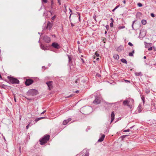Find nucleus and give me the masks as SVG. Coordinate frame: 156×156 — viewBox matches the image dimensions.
Wrapping results in <instances>:
<instances>
[{
    "label": "nucleus",
    "instance_id": "nucleus-1",
    "mask_svg": "<svg viewBox=\"0 0 156 156\" xmlns=\"http://www.w3.org/2000/svg\"><path fill=\"white\" fill-rule=\"evenodd\" d=\"M50 136L49 135L46 134L43 137L39 140L40 144L41 145L44 144L48 141L50 139Z\"/></svg>",
    "mask_w": 156,
    "mask_h": 156
},
{
    "label": "nucleus",
    "instance_id": "nucleus-2",
    "mask_svg": "<svg viewBox=\"0 0 156 156\" xmlns=\"http://www.w3.org/2000/svg\"><path fill=\"white\" fill-rule=\"evenodd\" d=\"M134 100L132 98L127 99V108H129L131 111L134 107Z\"/></svg>",
    "mask_w": 156,
    "mask_h": 156
},
{
    "label": "nucleus",
    "instance_id": "nucleus-3",
    "mask_svg": "<svg viewBox=\"0 0 156 156\" xmlns=\"http://www.w3.org/2000/svg\"><path fill=\"white\" fill-rule=\"evenodd\" d=\"M38 93L37 90L34 89H30L28 90L27 93V94L29 96H34Z\"/></svg>",
    "mask_w": 156,
    "mask_h": 156
},
{
    "label": "nucleus",
    "instance_id": "nucleus-4",
    "mask_svg": "<svg viewBox=\"0 0 156 156\" xmlns=\"http://www.w3.org/2000/svg\"><path fill=\"white\" fill-rule=\"evenodd\" d=\"M7 78L9 80L10 82L12 84L19 83V80L16 78L9 76H8Z\"/></svg>",
    "mask_w": 156,
    "mask_h": 156
},
{
    "label": "nucleus",
    "instance_id": "nucleus-5",
    "mask_svg": "<svg viewBox=\"0 0 156 156\" xmlns=\"http://www.w3.org/2000/svg\"><path fill=\"white\" fill-rule=\"evenodd\" d=\"M34 80L31 79H26L25 82V84L27 86L30 85L34 82Z\"/></svg>",
    "mask_w": 156,
    "mask_h": 156
},
{
    "label": "nucleus",
    "instance_id": "nucleus-6",
    "mask_svg": "<svg viewBox=\"0 0 156 156\" xmlns=\"http://www.w3.org/2000/svg\"><path fill=\"white\" fill-rule=\"evenodd\" d=\"M95 100L93 101V103L94 104H98L100 103L101 101L100 98L96 95L95 96Z\"/></svg>",
    "mask_w": 156,
    "mask_h": 156
},
{
    "label": "nucleus",
    "instance_id": "nucleus-7",
    "mask_svg": "<svg viewBox=\"0 0 156 156\" xmlns=\"http://www.w3.org/2000/svg\"><path fill=\"white\" fill-rule=\"evenodd\" d=\"M43 40L44 42L47 43H50L51 41V38L46 35H44L43 37Z\"/></svg>",
    "mask_w": 156,
    "mask_h": 156
},
{
    "label": "nucleus",
    "instance_id": "nucleus-8",
    "mask_svg": "<svg viewBox=\"0 0 156 156\" xmlns=\"http://www.w3.org/2000/svg\"><path fill=\"white\" fill-rule=\"evenodd\" d=\"M47 85L48 89L49 90H51L53 88V86L52 85L53 82L52 81H49L46 83Z\"/></svg>",
    "mask_w": 156,
    "mask_h": 156
},
{
    "label": "nucleus",
    "instance_id": "nucleus-9",
    "mask_svg": "<svg viewBox=\"0 0 156 156\" xmlns=\"http://www.w3.org/2000/svg\"><path fill=\"white\" fill-rule=\"evenodd\" d=\"M52 27V24L50 22L48 21L47 24V27L46 28H44L43 30H45L46 29H48L49 30H50Z\"/></svg>",
    "mask_w": 156,
    "mask_h": 156
},
{
    "label": "nucleus",
    "instance_id": "nucleus-10",
    "mask_svg": "<svg viewBox=\"0 0 156 156\" xmlns=\"http://www.w3.org/2000/svg\"><path fill=\"white\" fill-rule=\"evenodd\" d=\"M51 46L56 49H59L60 48L59 44L56 42H54L52 44Z\"/></svg>",
    "mask_w": 156,
    "mask_h": 156
},
{
    "label": "nucleus",
    "instance_id": "nucleus-11",
    "mask_svg": "<svg viewBox=\"0 0 156 156\" xmlns=\"http://www.w3.org/2000/svg\"><path fill=\"white\" fill-rule=\"evenodd\" d=\"M124 47L121 45L119 46L116 49V50L119 52H120L122 51L124 49Z\"/></svg>",
    "mask_w": 156,
    "mask_h": 156
},
{
    "label": "nucleus",
    "instance_id": "nucleus-12",
    "mask_svg": "<svg viewBox=\"0 0 156 156\" xmlns=\"http://www.w3.org/2000/svg\"><path fill=\"white\" fill-rule=\"evenodd\" d=\"M111 123L112 122L114 119L115 118V114L114 113V112H112L111 114Z\"/></svg>",
    "mask_w": 156,
    "mask_h": 156
},
{
    "label": "nucleus",
    "instance_id": "nucleus-13",
    "mask_svg": "<svg viewBox=\"0 0 156 156\" xmlns=\"http://www.w3.org/2000/svg\"><path fill=\"white\" fill-rule=\"evenodd\" d=\"M142 13L140 12H137L136 14V17L137 19H140V17L142 16Z\"/></svg>",
    "mask_w": 156,
    "mask_h": 156
},
{
    "label": "nucleus",
    "instance_id": "nucleus-14",
    "mask_svg": "<svg viewBox=\"0 0 156 156\" xmlns=\"http://www.w3.org/2000/svg\"><path fill=\"white\" fill-rule=\"evenodd\" d=\"M105 136L104 134H103L101 137H100L98 140V142H101L103 141Z\"/></svg>",
    "mask_w": 156,
    "mask_h": 156
},
{
    "label": "nucleus",
    "instance_id": "nucleus-15",
    "mask_svg": "<svg viewBox=\"0 0 156 156\" xmlns=\"http://www.w3.org/2000/svg\"><path fill=\"white\" fill-rule=\"evenodd\" d=\"M40 46L41 47V48L44 50H47V47H45L41 43L40 44Z\"/></svg>",
    "mask_w": 156,
    "mask_h": 156
},
{
    "label": "nucleus",
    "instance_id": "nucleus-16",
    "mask_svg": "<svg viewBox=\"0 0 156 156\" xmlns=\"http://www.w3.org/2000/svg\"><path fill=\"white\" fill-rule=\"evenodd\" d=\"M134 51H135V50L134 49H133V48H132V52H129L128 55L130 56H133V54L134 53Z\"/></svg>",
    "mask_w": 156,
    "mask_h": 156
},
{
    "label": "nucleus",
    "instance_id": "nucleus-17",
    "mask_svg": "<svg viewBox=\"0 0 156 156\" xmlns=\"http://www.w3.org/2000/svg\"><path fill=\"white\" fill-rule=\"evenodd\" d=\"M69 58V65L70 67L71 63H72V58L69 55H67Z\"/></svg>",
    "mask_w": 156,
    "mask_h": 156
},
{
    "label": "nucleus",
    "instance_id": "nucleus-18",
    "mask_svg": "<svg viewBox=\"0 0 156 156\" xmlns=\"http://www.w3.org/2000/svg\"><path fill=\"white\" fill-rule=\"evenodd\" d=\"M136 76H141L143 75V74L141 72H136L135 73Z\"/></svg>",
    "mask_w": 156,
    "mask_h": 156
},
{
    "label": "nucleus",
    "instance_id": "nucleus-19",
    "mask_svg": "<svg viewBox=\"0 0 156 156\" xmlns=\"http://www.w3.org/2000/svg\"><path fill=\"white\" fill-rule=\"evenodd\" d=\"M142 107L141 105H139L137 108V110L138 111V112L140 113V112L142 111Z\"/></svg>",
    "mask_w": 156,
    "mask_h": 156
},
{
    "label": "nucleus",
    "instance_id": "nucleus-20",
    "mask_svg": "<svg viewBox=\"0 0 156 156\" xmlns=\"http://www.w3.org/2000/svg\"><path fill=\"white\" fill-rule=\"evenodd\" d=\"M45 118V117H39V118H37L35 119V122H37L39 120H40L43 119Z\"/></svg>",
    "mask_w": 156,
    "mask_h": 156
},
{
    "label": "nucleus",
    "instance_id": "nucleus-21",
    "mask_svg": "<svg viewBox=\"0 0 156 156\" xmlns=\"http://www.w3.org/2000/svg\"><path fill=\"white\" fill-rule=\"evenodd\" d=\"M45 118V117H39V118H37L35 119V122H37L39 120H40L43 119Z\"/></svg>",
    "mask_w": 156,
    "mask_h": 156
},
{
    "label": "nucleus",
    "instance_id": "nucleus-22",
    "mask_svg": "<svg viewBox=\"0 0 156 156\" xmlns=\"http://www.w3.org/2000/svg\"><path fill=\"white\" fill-rule=\"evenodd\" d=\"M114 58L115 59H119V56L118 55L115 54L113 56Z\"/></svg>",
    "mask_w": 156,
    "mask_h": 156
},
{
    "label": "nucleus",
    "instance_id": "nucleus-23",
    "mask_svg": "<svg viewBox=\"0 0 156 156\" xmlns=\"http://www.w3.org/2000/svg\"><path fill=\"white\" fill-rule=\"evenodd\" d=\"M121 61L122 62L125 63L127 64L126 60L124 58H122L121 59Z\"/></svg>",
    "mask_w": 156,
    "mask_h": 156
},
{
    "label": "nucleus",
    "instance_id": "nucleus-24",
    "mask_svg": "<svg viewBox=\"0 0 156 156\" xmlns=\"http://www.w3.org/2000/svg\"><path fill=\"white\" fill-rule=\"evenodd\" d=\"M141 23L142 24L145 25L147 23V21L145 20H141Z\"/></svg>",
    "mask_w": 156,
    "mask_h": 156
},
{
    "label": "nucleus",
    "instance_id": "nucleus-25",
    "mask_svg": "<svg viewBox=\"0 0 156 156\" xmlns=\"http://www.w3.org/2000/svg\"><path fill=\"white\" fill-rule=\"evenodd\" d=\"M89 153L88 151H87L86 153L83 154L82 156H89Z\"/></svg>",
    "mask_w": 156,
    "mask_h": 156
},
{
    "label": "nucleus",
    "instance_id": "nucleus-26",
    "mask_svg": "<svg viewBox=\"0 0 156 156\" xmlns=\"http://www.w3.org/2000/svg\"><path fill=\"white\" fill-rule=\"evenodd\" d=\"M110 19L112 20V22L110 23V26L111 27H113V22L114 21L113 19L112 18H111Z\"/></svg>",
    "mask_w": 156,
    "mask_h": 156
},
{
    "label": "nucleus",
    "instance_id": "nucleus-27",
    "mask_svg": "<svg viewBox=\"0 0 156 156\" xmlns=\"http://www.w3.org/2000/svg\"><path fill=\"white\" fill-rule=\"evenodd\" d=\"M68 122H68V120H64L63 122V125H66V124H67L68 123Z\"/></svg>",
    "mask_w": 156,
    "mask_h": 156
},
{
    "label": "nucleus",
    "instance_id": "nucleus-28",
    "mask_svg": "<svg viewBox=\"0 0 156 156\" xmlns=\"http://www.w3.org/2000/svg\"><path fill=\"white\" fill-rule=\"evenodd\" d=\"M141 98L142 100L143 103L144 104L145 102V98L143 96H141Z\"/></svg>",
    "mask_w": 156,
    "mask_h": 156
},
{
    "label": "nucleus",
    "instance_id": "nucleus-29",
    "mask_svg": "<svg viewBox=\"0 0 156 156\" xmlns=\"http://www.w3.org/2000/svg\"><path fill=\"white\" fill-rule=\"evenodd\" d=\"M145 92L147 94H148L150 93V91L149 90V89H146L145 90Z\"/></svg>",
    "mask_w": 156,
    "mask_h": 156
},
{
    "label": "nucleus",
    "instance_id": "nucleus-30",
    "mask_svg": "<svg viewBox=\"0 0 156 156\" xmlns=\"http://www.w3.org/2000/svg\"><path fill=\"white\" fill-rule=\"evenodd\" d=\"M124 28H125V26H120L118 27V28L119 29H121Z\"/></svg>",
    "mask_w": 156,
    "mask_h": 156
},
{
    "label": "nucleus",
    "instance_id": "nucleus-31",
    "mask_svg": "<svg viewBox=\"0 0 156 156\" xmlns=\"http://www.w3.org/2000/svg\"><path fill=\"white\" fill-rule=\"evenodd\" d=\"M127 136V135H123L120 137V138L122 139V140H124V139Z\"/></svg>",
    "mask_w": 156,
    "mask_h": 156
},
{
    "label": "nucleus",
    "instance_id": "nucleus-32",
    "mask_svg": "<svg viewBox=\"0 0 156 156\" xmlns=\"http://www.w3.org/2000/svg\"><path fill=\"white\" fill-rule=\"evenodd\" d=\"M123 104L124 105H127V100L126 99L124 101Z\"/></svg>",
    "mask_w": 156,
    "mask_h": 156
},
{
    "label": "nucleus",
    "instance_id": "nucleus-33",
    "mask_svg": "<svg viewBox=\"0 0 156 156\" xmlns=\"http://www.w3.org/2000/svg\"><path fill=\"white\" fill-rule=\"evenodd\" d=\"M101 75H100L99 73H97L96 75V77H101Z\"/></svg>",
    "mask_w": 156,
    "mask_h": 156
},
{
    "label": "nucleus",
    "instance_id": "nucleus-34",
    "mask_svg": "<svg viewBox=\"0 0 156 156\" xmlns=\"http://www.w3.org/2000/svg\"><path fill=\"white\" fill-rule=\"evenodd\" d=\"M74 95V94H71L70 95L66 97V98H67L71 97H73V96Z\"/></svg>",
    "mask_w": 156,
    "mask_h": 156
},
{
    "label": "nucleus",
    "instance_id": "nucleus-35",
    "mask_svg": "<svg viewBox=\"0 0 156 156\" xmlns=\"http://www.w3.org/2000/svg\"><path fill=\"white\" fill-rule=\"evenodd\" d=\"M137 5L139 7H141L142 6V4L141 3H139L137 4Z\"/></svg>",
    "mask_w": 156,
    "mask_h": 156
},
{
    "label": "nucleus",
    "instance_id": "nucleus-36",
    "mask_svg": "<svg viewBox=\"0 0 156 156\" xmlns=\"http://www.w3.org/2000/svg\"><path fill=\"white\" fill-rule=\"evenodd\" d=\"M77 13L78 14L79 16V20L80 21V13L79 12H77Z\"/></svg>",
    "mask_w": 156,
    "mask_h": 156
},
{
    "label": "nucleus",
    "instance_id": "nucleus-37",
    "mask_svg": "<svg viewBox=\"0 0 156 156\" xmlns=\"http://www.w3.org/2000/svg\"><path fill=\"white\" fill-rule=\"evenodd\" d=\"M95 55L96 56L98 57L99 56V54L97 52H96L95 53Z\"/></svg>",
    "mask_w": 156,
    "mask_h": 156
},
{
    "label": "nucleus",
    "instance_id": "nucleus-38",
    "mask_svg": "<svg viewBox=\"0 0 156 156\" xmlns=\"http://www.w3.org/2000/svg\"><path fill=\"white\" fill-rule=\"evenodd\" d=\"M56 16L55 15L51 18V19L52 20H54Z\"/></svg>",
    "mask_w": 156,
    "mask_h": 156
},
{
    "label": "nucleus",
    "instance_id": "nucleus-39",
    "mask_svg": "<svg viewBox=\"0 0 156 156\" xmlns=\"http://www.w3.org/2000/svg\"><path fill=\"white\" fill-rule=\"evenodd\" d=\"M105 27L106 28L107 30H108L109 29V26L107 25Z\"/></svg>",
    "mask_w": 156,
    "mask_h": 156
},
{
    "label": "nucleus",
    "instance_id": "nucleus-40",
    "mask_svg": "<svg viewBox=\"0 0 156 156\" xmlns=\"http://www.w3.org/2000/svg\"><path fill=\"white\" fill-rule=\"evenodd\" d=\"M87 80L85 79L83 80H81V82L82 83H85L86 82Z\"/></svg>",
    "mask_w": 156,
    "mask_h": 156
},
{
    "label": "nucleus",
    "instance_id": "nucleus-41",
    "mask_svg": "<svg viewBox=\"0 0 156 156\" xmlns=\"http://www.w3.org/2000/svg\"><path fill=\"white\" fill-rule=\"evenodd\" d=\"M128 44L131 46H133V44L130 42H129L128 43Z\"/></svg>",
    "mask_w": 156,
    "mask_h": 156
},
{
    "label": "nucleus",
    "instance_id": "nucleus-42",
    "mask_svg": "<svg viewBox=\"0 0 156 156\" xmlns=\"http://www.w3.org/2000/svg\"><path fill=\"white\" fill-rule=\"evenodd\" d=\"M30 123L28 125H27L26 126V129H28V128L29 127L30 125Z\"/></svg>",
    "mask_w": 156,
    "mask_h": 156
},
{
    "label": "nucleus",
    "instance_id": "nucleus-43",
    "mask_svg": "<svg viewBox=\"0 0 156 156\" xmlns=\"http://www.w3.org/2000/svg\"><path fill=\"white\" fill-rule=\"evenodd\" d=\"M42 2H44V3H46L47 2V0H41Z\"/></svg>",
    "mask_w": 156,
    "mask_h": 156
},
{
    "label": "nucleus",
    "instance_id": "nucleus-44",
    "mask_svg": "<svg viewBox=\"0 0 156 156\" xmlns=\"http://www.w3.org/2000/svg\"><path fill=\"white\" fill-rule=\"evenodd\" d=\"M121 80L122 82H125V83H127V80L122 79Z\"/></svg>",
    "mask_w": 156,
    "mask_h": 156
},
{
    "label": "nucleus",
    "instance_id": "nucleus-45",
    "mask_svg": "<svg viewBox=\"0 0 156 156\" xmlns=\"http://www.w3.org/2000/svg\"><path fill=\"white\" fill-rule=\"evenodd\" d=\"M153 106L156 109V102L153 104Z\"/></svg>",
    "mask_w": 156,
    "mask_h": 156
},
{
    "label": "nucleus",
    "instance_id": "nucleus-46",
    "mask_svg": "<svg viewBox=\"0 0 156 156\" xmlns=\"http://www.w3.org/2000/svg\"><path fill=\"white\" fill-rule=\"evenodd\" d=\"M79 80H80L79 79H77L75 81V83H78L79 81Z\"/></svg>",
    "mask_w": 156,
    "mask_h": 156
},
{
    "label": "nucleus",
    "instance_id": "nucleus-47",
    "mask_svg": "<svg viewBox=\"0 0 156 156\" xmlns=\"http://www.w3.org/2000/svg\"><path fill=\"white\" fill-rule=\"evenodd\" d=\"M81 60L82 61V63H85V61L83 59V58H81Z\"/></svg>",
    "mask_w": 156,
    "mask_h": 156
},
{
    "label": "nucleus",
    "instance_id": "nucleus-48",
    "mask_svg": "<svg viewBox=\"0 0 156 156\" xmlns=\"http://www.w3.org/2000/svg\"><path fill=\"white\" fill-rule=\"evenodd\" d=\"M151 17H154V14L153 13H151Z\"/></svg>",
    "mask_w": 156,
    "mask_h": 156
},
{
    "label": "nucleus",
    "instance_id": "nucleus-49",
    "mask_svg": "<svg viewBox=\"0 0 156 156\" xmlns=\"http://www.w3.org/2000/svg\"><path fill=\"white\" fill-rule=\"evenodd\" d=\"M152 50V47H150L149 48H148V50L149 51H151Z\"/></svg>",
    "mask_w": 156,
    "mask_h": 156
},
{
    "label": "nucleus",
    "instance_id": "nucleus-50",
    "mask_svg": "<svg viewBox=\"0 0 156 156\" xmlns=\"http://www.w3.org/2000/svg\"><path fill=\"white\" fill-rule=\"evenodd\" d=\"M28 100H32V98H27V97H25Z\"/></svg>",
    "mask_w": 156,
    "mask_h": 156
},
{
    "label": "nucleus",
    "instance_id": "nucleus-51",
    "mask_svg": "<svg viewBox=\"0 0 156 156\" xmlns=\"http://www.w3.org/2000/svg\"><path fill=\"white\" fill-rule=\"evenodd\" d=\"M71 118H69L67 120H68V122L70 121L71 120Z\"/></svg>",
    "mask_w": 156,
    "mask_h": 156
},
{
    "label": "nucleus",
    "instance_id": "nucleus-52",
    "mask_svg": "<svg viewBox=\"0 0 156 156\" xmlns=\"http://www.w3.org/2000/svg\"><path fill=\"white\" fill-rule=\"evenodd\" d=\"M119 7V5H117V6H116L115 8L116 9H117Z\"/></svg>",
    "mask_w": 156,
    "mask_h": 156
},
{
    "label": "nucleus",
    "instance_id": "nucleus-53",
    "mask_svg": "<svg viewBox=\"0 0 156 156\" xmlns=\"http://www.w3.org/2000/svg\"><path fill=\"white\" fill-rule=\"evenodd\" d=\"M52 37H54V38L56 37V36H55V34H53V35H52Z\"/></svg>",
    "mask_w": 156,
    "mask_h": 156
},
{
    "label": "nucleus",
    "instance_id": "nucleus-54",
    "mask_svg": "<svg viewBox=\"0 0 156 156\" xmlns=\"http://www.w3.org/2000/svg\"><path fill=\"white\" fill-rule=\"evenodd\" d=\"M5 85H2V87L3 88H5Z\"/></svg>",
    "mask_w": 156,
    "mask_h": 156
},
{
    "label": "nucleus",
    "instance_id": "nucleus-55",
    "mask_svg": "<svg viewBox=\"0 0 156 156\" xmlns=\"http://www.w3.org/2000/svg\"><path fill=\"white\" fill-rule=\"evenodd\" d=\"M71 25L72 27L74 26V25L72 23H71Z\"/></svg>",
    "mask_w": 156,
    "mask_h": 156
},
{
    "label": "nucleus",
    "instance_id": "nucleus-56",
    "mask_svg": "<svg viewBox=\"0 0 156 156\" xmlns=\"http://www.w3.org/2000/svg\"><path fill=\"white\" fill-rule=\"evenodd\" d=\"M46 112V110H44V111L42 112L41 113V114H44V113L45 112Z\"/></svg>",
    "mask_w": 156,
    "mask_h": 156
},
{
    "label": "nucleus",
    "instance_id": "nucleus-57",
    "mask_svg": "<svg viewBox=\"0 0 156 156\" xmlns=\"http://www.w3.org/2000/svg\"><path fill=\"white\" fill-rule=\"evenodd\" d=\"M14 100L15 102H16V98L15 97H14Z\"/></svg>",
    "mask_w": 156,
    "mask_h": 156
},
{
    "label": "nucleus",
    "instance_id": "nucleus-58",
    "mask_svg": "<svg viewBox=\"0 0 156 156\" xmlns=\"http://www.w3.org/2000/svg\"><path fill=\"white\" fill-rule=\"evenodd\" d=\"M144 62H145V64H146V65H148V64L147 63V62H146V60H145V61H144Z\"/></svg>",
    "mask_w": 156,
    "mask_h": 156
},
{
    "label": "nucleus",
    "instance_id": "nucleus-59",
    "mask_svg": "<svg viewBox=\"0 0 156 156\" xmlns=\"http://www.w3.org/2000/svg\"><path fill=\"white\" fill-rule=\"evenodd\" d=\"M77 43L78 44H80V42L79 41H77Z\"/></svg>",
    "mask_w": 156,
    "mask_h": 156
},
{
    "label": "nucleus",
    "instance_id": "nucleus-60",
    "mask_svg": "<svg viewBox=\"0 0 156 156\" xmlns=\"http://www.w3.org/2000/svg\"><path fill=\"white\" fill-rule=\"evenodd\" d=\"M79 92V90H77L75 91V92L76 93H78Z\"/></svg>",
    "mask_w": 156,
    "mask_h": 156
},
{
    "label": "nucleus",
    "instance_id": "nucleus-61",
    "mask_svg": "<svg viewBox=\"0 0 156 156\" xmlns=\"http://www.w3.org/2000/svg\"><path fill=\"white\" fill-rule=\"evenodd\" d=\"M69 10L70 11V12H72V10H71V9L70 8L69 9Z\"/></svg>",
    "mask_w": 156,
    "mask_h": 156
},
{
    "label": "nucleus",
    "instance_id": "nucleus-62",
    "mask_svg": "<svg viewBox=\"0 0 156 156\" xmlns=\"http://www.w3.org/2000/svg\"><path fill=\"white\" fill-rule=\"evenodd\" d=\"M123 2L124 3V4H125L126 3V0H123Z\"/></svg>",
    "mask_w": 156,
    "mask_h": 156
},
{
    "label": "nucleus",
    "instance_id": "nucleus-63",
    "mask_svg": "<svg viewBox=\"0 0 156 156\" xmlns=\"http://www.w3.org/2000/svg\"><path fill=\"white\" fill-rule=\"evenodd\" d=\"M115 10H116V9H115V8H114V9L112 10V12H114V11Z\"/></svg>",
    "mask_w": 156,
    "mask_h": 156
},
{
    "label": "nucleus",
    "instance_id": "nucleus-64",
    "mask_svg": "<svg viewBox=\"0 0 156 156\" xmlns=\"http://www.w3.org/2000/svg\"><path fill=\"white\" fill-rule=\"evenodd\" d=\"M96 59V60H97V61H98V60H99V58H97Z\"/></svg>",
    "mask_w": 156,
    "mask_h": 156
}]
</instances>
